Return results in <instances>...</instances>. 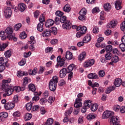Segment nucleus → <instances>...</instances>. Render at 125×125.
I'll use <instances>...</instances> for the list:
<instances>
[{"instance_id": "61", "label": "nucleus", "mask_w": 125, "mask_h": 125, "mask_svg": "<svg viewBox=\"0 0 125 125\" xmlns=\"http://www.w3.org/2000/svg\"><path fill=\"white\" fill-rule=\"evenodd\" d=\"M47 102H48V103L52 104V103H53V102H54V99L52 97H49L48 99Z\"/></svg>"}, {"instance_id": "32", "label": "nucleus", "mask_w": 125, "mask_h": 125, "mask_svg": "<svg viewBox=\"0 0 125 125\" xmlns=\"http://www.w3.org/2000/svg\"><path fill=\"white\" fill-rule=\"evenodd\" d=\"M8 46V44L6 43H0V51H3L5 48Z\"/></svg>"}, {"instance_id": "50", "label": "nucleus", "mask_w": 125, "mask_h": 125, "mask_svg": "<svg viewBox=\"0 0 125 125\" xmlns=\"http://www.w3.org/2000/svg\"><path fill=\"white\" fill-rule=\"evenodd\" d=\"M22 27V24L21 23H18L16 24L14 26L15 31H18Z\"/></svg>"}, {"instance_id": "39", "label": "nucleus", "mask_w": 125, "mask_h": 125, "mask_svg": "<svg viewBox=\"0 0 125 125\" xmlns=\"http://www.w3.org/2000/svg\"><path fill=\"white\" fill-rule=\"evenodd\" d=\"M91 40V38L90 37V35H88L87 36H85L83 38V42L85 43H86V42H88Z\"/></svg>"}, {"instance_id": "54", "label": "nucleus", "mask_w": 125, "mask_h": 125, "mask_svg": "<svg viewBox=\"0 0 125 125\" xmlns=\"http://www.w3.org/2000/svg\"><path fill=\"white\" fill-rule=\"evenodd\" d=\"M112 59H113V61L114 63H117L118 62H119V57H118V56H116V55H115V56H113L112 57Z\"/></svg>"}, {"instance_id": "35", "label": "nucleus", "mask_w": 125, "mask_h": 125, "mask_svg": "<svg viewBox=\"0 0 125 125\" xmlns=\"http://www.w3.org/2000/svg\"><path fill=\"white\" fill-rule=\"evenodd\" d=\"M88 79H97L98 78V75L96 73H90L87 76Z\"/></svg>"}, {"instance_id": "47", "label": "nucleus", "mask_w": 125, "mask_h": 125, "mask_svg": "<svg viewBox=\"0 0 125 125\" xmlns=\"http://www.w3.org/2000/svg\"><path fill=\"white\" fill-rule=\"evenodd\" d=\"M50 31L51 33H52L54 35H56V34H57V28L55 27L50 28Z\"/></svg>"}, {"instance_id": "7", "label": "nucleus", "mask_w": 125, "mask_h": 125, "mask_svg": "<svg viewBox=\"0 0 125 125\" xmlns=\"http://www.w3.org/2000/svg\"><path fill=\"white\" fill-rule=\"evenodd\" d=\"M65 61L66 59L64 57L61 58V56H59L57 58V62L60 67H65Z\"/></svg>"}, {"instance_id": "63", "label": "nucleus", "mask_w": 125, "mask_h": 125, "mask_svg": "<svg viewBox=\"0 0 125 125\" xmlns=\"http://www.w3.org/2000/svg\"><path fill=\"white\" fill-rule=\"evenodd\" d=\"M54 22H55V23L57 24V25H58L59 23H60V17L58 18L57 17H56L55 18Z\"/></svg>"}, {"instance_id": "25", "label": "nucleus", "mask_w": 125, "mask_h": 125, "mask_svg": "<svg viewBox=\"0 0 125 125\" xmlns=\"http://www.w3.org/2000/svg\"><path fill=\"white\" fill-rule=\"evenodd\" d=\"M71 6L69 4H66L63 7V11H64L65 12H67V13H69V12L71 11Z\"/></svg>"}, {"instance_id": "56", "label": "nucleus", "mask_w": 125, "mask_h": 125, "mask_svg": "<svg viewBox=\"0 0 125 125\" xmlns=\"http://www.w3.org/2000/svg\"><path fill=\"white\" fill-rule=\"evenodd\" d=\"M26 108L27 111H31V110L32 109V104L27 103L26 104Z\"/></svg>"}, {"instance_id": "34", "label": "nucleus", "mask_w": 125, "mask_h": 125, "mask_svg": "<svg viewBox=\"0 0 125 125\" xmlns=\"http://www.w3.org/2000/svg\"><path fill=\"white\" fill-rule=\"evenodd\" d=\"M104 41V38L103 37H100L98 39L97 43H96L95 45L97 47H100V44L102 42Z\"/></svg>"}, {"instance_id": "17", "label": "nucleus", "mask_w": 125, "mask_h": 125, "mask_svg": "<svg viewBox=\"0 0 125 125\" xmlns=\"http://www.w3.org/2000/svg\"><path fill=\"white\" fill-rule=\"evenodd\" d=\"M8 117V113L7 112H1L0 113V120L1 122H4V119Z\"/></svg>"}, {"instance_id": "48", "label": "nucleus", "mask_w": 125, "mask_h": 125, "mask_svg": "<svg viewBox=\"0 0 125 125\" xmlns=\"http://www.w3.org/2000/svg\"><path fill=\"white\" fill-rule=\"evenodd\" d=\"M67 18L66 17V16H62L61 17H60V22L61 23H65L66 22H67Z\"/></svg>"}, {"instance_id": "2", "label": "nucleus", "mask_w": 125, "mask_h": 125, "mask_svg": "<svg viewBox=\"0 0 125 125\" xmlns=\"http://www.w3.org/2000/svg\"><path fill=\"white\" fill-rule=\"evenodd\" d=\"M5 34L7 36V39L9 41L17 42V38L15 37V34L13 33V28L10 27H7L5 30Z\"/></svg>"}, {"instance_id": "10", "label": "nucleus", "mask_w": 125, "mask_h": 125, "mask_svg": "<svg viewBox=\"0 0 125 125\" xmlns=\"http://www.w3.org/2000/svg\"><path fill=\"white\" fill-rule=\"evenodd\" d=\"M4 13L6 18H10L11 14H12V11H11V8H10V7H5Z\"/></svg>"}, {"instance_id": "9", "label": "nucleus", "mask_w": 125, "mask_h": 125, "mask_svg": "<svg viewBox=\"0 0 125 125\" xmlns=\"http://www.w3.org/2000/svg\"><path fill=\"white\" fill-rule=\"evenodd\" d=\"M95 61L94 59L87 60L83 63V67L84 68H88V67H91V66L94 64Z\"/></svg>"}, {"instance_id": "57", "label": "nucleus", "mask_w": 125, "mask_h": 125, "mask_svg": "<svg viewBox=\"0 0 125 125\" xmlns=\"http://www.w3.org/2000/svg\"><path fill=\"white\" fill-rule=\"evenodd\" d=\"M51 43L52 45H55L58 43V40L57 39H53L51 41Z\"/></svg>"}, {"instance_id": "43", "label": "nucleus", "mask_w": 125, "mask_h": 125, "mask_svg": "<svg viewBox=\"0 0 125 125\" xmlns=\"http://www.w3.org/2000/svg\"><path fill=\"white\" fill-rule=\"evenodd\" d=\"M96 118V115L90 114L87 116V119L88 121H90V120H93V119H95Z\"/></svg>"}, {"instance_id": "3", "label": "nucleus", "mask_w": 125, "mask_h": 125, "mask_svg": "<svg viewBox=\"0 0 125 125\" xmlns=\"http://www.w3.org/2000/svg\"><path fill=\"white\" fill-rule=\"evenodd\" d=\"M58 83V78L55 76L49 83V88L51 91H55Z\"/></svg>"}, {"instance_id": "16", "label": "nucleus", "mask_w": 125, "mask_h": 125, "mask_svg": "<svg viewBox=\"0 0 125 125\" xmlns=\"http://www.w3.org/2000/svg\"><path fill=\"white\" fill-rule=\"evenodd\" d=\"M74 69H76V65L74 64H70L67 68H66V72L67 73H72V71L74 70Z\"/></svg>"}, {"instance_id": "23", "label": "nucleus", "mask_w": 125, "mask_h": 125, "mask_svg": "<svg viewBox=\"0 0 125 125\" xmlns=\"http://www.w3.org/2000/svg\"><path fill=\"white\" fill-rule=\"evenodd\" d=\"M85 56H86V53L85 52H82L78 56V60H79V61H83V60H84Z\"/></svg>"}, {"instance_id": "19", "label": "nucleus", "mask_w": 125, "mask_h": 125, "mask_svg": "<svg viewBox=\"0 0 125 125\" xmlns=\"http://www.w3.org/2000/svg\"><path fill=\"white\" fill-rule=\"evenodd\" d=\"M18 8L20 11L23 12L26 9V4H24V3H21L18 5Z\"/></svg>"}, {"instance_id": "62", "label": "nucleus", "mask_w": 125, "mask_h": 125, "mask_svg": "<svg viewBox=\"0 0 125 125\" xmlns=\"http://www.w3.org/2000/svg\"><path fill=\"white\" fill-rule=\"evenodd\" d=\"M100 10H99V8L96 7L92 9V13H96V12H100Z\"/></svg>"}, {"instance_id": "64", "label": "nucleus", "mask_w": 125, "mask_h": 125, "mask_svg": "<svg viewBox=\"0 0 125 125\" xmlns=\"http://www.w3.org/2000/svg\"><path fill=\"white\" fill-rule=\"evenodd\" d=\"M65 83L66 82H65V80H62L59 82V85L60 86H62V85H64V84H65Z\"/></svg>"}, {"instance_id": "45", "label": "nucleus", "mask_w": 125, "mask_h": 125, "mask_svg": "<svg viewBox=\"0 0 125 125\" xmlns=\"http://www.w3.org/2000/svg\"><path fill=\"white\" fill-rule=\"evenodd\" d=\"M47 102V100L45 98H41L40 100V103L41 105H44Z\"/></svg>"}, {"instance_id": "41", "label": "nucleus", "mask_w": 125, "mask_h": 125, "mask_svg": "<svg viewBox=\"0 0 125 125\" xmlns=\"http://www.w3.org/2000/svg\"><path fill=\"white\" fill-rule=\"evenodd\" d=\"M45 53H52L53 52V48L51 47H47L45 49Z\"/></svg>"}, {"instance_id": "40", "label": "nucleus", "mask_w": 125, "mask_h": 125, "mask_svg": "<svg viewBox=\"0 0 125 125\" xmlns=\"http://www.w3.org/2000/svg\"><path fill=\"white\" fill-rule=\"evenodd\" d=\"M98 109V105L96 104H93L91 106V110L92 112H95Z\"/></svg>"}, {"instance_id": "53", "label": "nucleus", "mask_w": 125, "mask_h": 125, "mask_svg": "<svg viewBox=\"0 0 125 125\" xmlns=\"http://www.w3.org/2000/svg\"><path fill=\"white\" fill-rule=\"evenodd\" d=\"M119 47L121 49L122 52H125V44L122 43L120 44Z\"/></svg>"}, {"instance_id": "51", "label": "nucleus", "mask_w": 125, "mask_h": 125, "mask_svg": "<svg viewBox=\"0 0 125 125\" xmlns=\"http://www.w3.org/2000/svg\"><path fill=\"white\" fill-rule=\"evenodd\" d=\"M20 36L22 40H25V39L27 38V34H26V33H25V32H21Z\"/></svg>"}, {"instance_id": "22", "label": "nucleus", "mask_w": 125, "mask_h": 125, "mask_svg": "<svg viewBox=\"0 0 125 125\" xmlns=\"http://www.w3.org/2000/svg\"><path fill=\"white\" fill-rule=\"evenodd\" d=\"M28 72L23 71H18L17 73V76L19 78H21V77H23V76H28Z\"/></svg>"}, {"instance_id": "28", "label": "nucleus", "mask_w": 125, "mask_h": 125, "mask_svg": "<svg viewBox=\"0 0 125 125\" xmlns=\"http://www.w3.org/2000/svg\"><path fill=\"white\" fill-rule=\"evenodd\" d=\"M51 34L50 30L46 29L44 30L42 33V37H49Z\"/></svg>"}, {"instance_id": "37", "label": "nucleus", "mask_w": 125, "mask_h": 125, "mask_svg": "<svg viewBox=\"0 0 125 125\" xmlns=\"http://www.w3.org/2000/svg\"><path fill=\"white\" fill-rule=\"evenodd\" d=\"M28 88L33 92L36 91V86L33 83H30L28 85Z\"/></svg>"}, {"instance_id": "24", "label": "nucleus", "mask_w": 125, "mask_h": 125, "mask_svg": "<svg viewBox=\"0 0 125 125\" xmlns=\"http://www.w3.org/2000/svg\"><path fill=\"white\" fill-rule=\"evenodd\" d=\"M65 58L67 60H71L73 59V54L70 51H67L66 52Z\"/></svg>"}, {"instance_id": "14", "label": "nucleus", "mask_w": 125, "mask_h": 125, "mask_svg": "<svg viewBox=\"0 0 125 125\" xmlns=\"http://www.w3.org/2000/svg\"><path fill=\"white\" fill-rule=\"evenodd\" d=\"M15 106V104L13 103H7L4 104V108L6 110H11Z\"/></svg>"}, {"instance_id": "13", "label": "nucleus", "mask_w": 125, "mask_h": 125, "mask_svg": "<svg viewBox=\"0 0 125 125\" xmlns=\"http://www.w3.org/2000/svg\"><path fill=\"white\" fill-rule=\"evenodd\" d=\"M123 3L122 0H117L115 1V6L117 10H120L122 9V4Z\"/></svg>"}, {"instance_id": "21", "label": "nucleus", "mask_w": 125, "mask_h": 125, "mask_svg": "<svg viewBox=\"0 0 125 125\" xmlns=\"http://www.w3.org/2000/svg\"><path fill=\"white\" fill-rule=\"evenodd\" d=\"M114 84L116 87L121 86V85L122 84V80L120 78L116 79L114 82Z\"/></svg>"}, {"instance_id": "12", "label": "nucleus", "mask_w": 125, "mask_h": 125, "mask_svg": "<svg viewBox=\"0 0 125 125\" xmlns=\"http://www.w3.org/2000/svg\"><path fill=\"white\" fill-rule=\"evenodd\" d=\"M63 29L64 30H70L72 27V24L70 22V21H67L64 22L62 25Z\"/></svg>"}, {"instance_id": "15", "label": "nucleus", "mask_w": 125, "mask_h": 125, "mask_svg": "<svg viewBox=\"0 0 125 125\" xmlns=\"http://www.w3.org/2000/svg\"><path fill=\"white\" fill-rule=\"evenodd\" d=\"M67 73H68V72L66 70V68H63L60 71V78H61V79H63V78H65V77H66V75H67Z\"/></svg>"}, {"instance_id": "44", "label": "nucleus", "mask_w": 125, "mask_h": 125, "mask_svg": "<svg viewBox=\"0 0 125 125\" xmlns=\"http://www.w3.org/2000/svg\"><path fill=\"white\" fill-rule=\"evenodd\" d=\"M54 120L52 118H49L45 123V125H52L53 124Z\"/></svg>"}, {"instance_id": "30", "label": "nucleus", "mask_w": 125, "mask_h": 125, "mask_svg": "<svg viewBox=\"0 0 125 125\" xmlns=\"http://www.w3.org/2000/svg\"><path fill=\"white\" fill-rule=\"evenodd\" d=\"M104 8L105 11H110L111 10V4L106 3L104 4Z\"/></svg>"}, {"instance_id": "36", "label": "nucleus", "mask_w": 125, "mask_h": 125, "mask_svg": "<svg viewBox=\"0 0 125 125\" xmlns=\"http://www.w3.org/2000/svg\"><path fill=\"white\" fill-rule=\"evenodd\" d=\"M84 107L86 108H89V107L91 105V101L90 100H87L83 103Z\"/></svg>"}, {"instance_id": "42", "label": "nucleus", "mask_w": 125, "mask_h": 125, "mask_svg": "<svg viewBox=\"0 0 125 125\" xmlns=\"http://www.w3.org/2000/svg\"><path fill=\"white\" fill-rule=\"evenodd\" d=\"M31 119H32V114L26 113L24 117L25 121H30Z\"/></svg>"}, {"instance_id": "31", "label": "nucleus", "mask_w": 125, "mask_h": 125, "mask_svg": "<svg viewBox=\"0 0 125 125\" xmlns=\"http://www.w3.org/2000/svg\"><path fill=\"white\" fill-rule=\"evenodd\" d=\"M116 89V86H111L110 87H108L107 88L106 90V93L107 94H109V93H110L113 91V90H115Z\"/></svg>"}, {"instance_id": "60", "label": "nucleus", "mask_w": 125, "mask_h": 125, "mask_svg": "<svg viewBox=\"0 0 125 125\" xmlns=\"http://www.w3.org/2000/svg\"><path fill=\"white\" fill-rule=\"evenodd\" d=\"M99 32V28H98V27H97V26L94 27L93 29V33H94V34H97Z\"/></svg>"}, {"instance_id": "27", "label": "nucleus", "mask_w": 125, "mask_h": 125, "mask_svg": "<svg viewBox=\"0 0 125 125\" xmlns=\"http://www.w3.org/2000/svg\"><path fill=\"white\" fill-rule=\"evenodd\" d=\"M0 37L2 41H5L7 39V36L5 34V31H2L0 32Z\"/></svg>"}, {"instance_id": "18", "label": "nucleus", "mask_w": 125, "mask_h": 125, "mask_svg": "<svg viewBox=\"0 0 125 125\" xmlns=\"http://www.w3.org/2000/svg\"><path fill=\"white\" fill-rule=\"evenodd\" d=\"M117 26V21H111L110 23H108L107 24V28H115V26Z\"/></svg>"}, {"instance_id": "6", "label": "nucleus", "mask_w": 125, "mask_h": 125, "mask_svg": "<svg viewBox=\"0 0 125 125\" xmlns=\"http://www.w3.org/2000/svg\"><path fill=\"white\" fill-rule=\"evenodd\" d=\"M80 16L78 17V19L80 21H85L86 19V9L84 8H82L79 13Z\"/></svg>"}, {"instance_id": "1", "label": "nucleus", "mask_w": 125, "mask_h": 125, "mask_svg": "<svg viewBox=\"0 0 125 125\" xmlns=\"http://www.w3.org/2000/svg\"><path fill=\"white\" fill-rule=\"evenodd\" d=\"M11 82V79L9 78L7 80H3L2 81V89L4 91V93L3 94V97H6V96H10L13 93V91L16 92H19L20 91H23L25 90V86L22 87L20 86H9V83Z\"/></svg>"}, {"instance_id": "49", "label": "nucleus", "mask_w": 125, "mask_h": 125, "mask_svg": "<svg viewBox=\"0 0 125 125\" xmlns=\"http://www.w3.org/2000/svg\"><path fill=\"white\" fill-rule=\"evenodd\" d=\"M87 30V28L85 26H82L81 29L80 31L81 33L84 35L86 33V31Z\"/></svg>"}, {"instance_id": "29", "label": "nucleus", "mask_w": 125, "mask_h": 125, "mask_svg": "<svg viewBox=\"0 0 125 125\" xmlns=\"http://www.w3.org/2000/svg\"><path fill=\"white\" fill-rule=\"evenodd\" d=\"M23 86H25L28 84V83H31V79L28 77H25L23 79Z\"/></svg>"}, {"instance_id": "4", "label": "nucleus", "mask_w": 125, "mask_h": 125, "mask_svg": "<svg viewBox=\"0 0 125 125\" xmlns=\"http://www.w3.org/2000/svg\"><path fill=\"white\" fill-rule=\"evenodd\" d=\"M83 94L82 93L78 94V98L76 99L75 102L74 103L75 108H80V107H82V106H83V103H82L83 100L81 99V97H83Z\"/></svg>"}, {"instance_id": "58", "label": "nucleus", "mask_w": 125, "mask_h": 125, "mask_svg": "<svg viewBox=\"0 0 125 125\" xmlns=\"http://www.w3.org/2000/svg\"><path fill=\"white\" fill-rule=\"evenodd\" d=\"M39 21L40 23H43V22H45V20H44V16L43 15L40 16L39 18Z\"/></svg>"}, {"instance_id": "5", "label": "nucleus", "mask_w": 125, "mask_h": 125, "mask_svg": "<svg viewBox=\"0 0 125 125\" xmlns=\"http://www.w3.org/2000/svg\"><path fill=\"white\" fill-rule=\"evenodd\" d=\"M113 50V47L111 45H107L105 47L106 50V54L105 55V58L106 60H110L112 59V54L110 52Z\"/></svg>"}, {"instance_id": "20", "label": "nucleus", "mask_w": 125, "mask_h": 125, "mask_svg": "<svg viewBox=\"0 0 125 125\" xmlns=\"http://www.w3.org/2000/svg\"><path fill=\"white\" fill-rule=\"evenodd\" d=\"M54 24V21L52 19H49L45 23V26L46 28H50Z\"/></svg>"}, {"instance_id": "59", "label": "nucleus", "mask_w": 125, "mask_h": 125, "mask_svg": "<svg viewBox=\"0 0 125 125\" xmlns=\"http://www.w3.org/2000/svg\"><path fill=\"white\" fill-rule=\"evenodd\" d=\"M99 77L103 78V77L105 76V71L104 70H100L99 72Z\"/></svg>"}, {"instance_id": "55", "label": "nucleus", "mask_w": 125, "mask_h": 125, "mask_svg": "<svg viewBox=\"0 0 125 125\" xmlns=\"http://www.w3.org/2000/svg\"><path fill=\"white\" fill-rule=\"evenodd\" d=\"M26 64V59H24L21 60L19 62V65L20 66H24Z\"/></svg>"}, {"instance_id": "11", "label": "nucleus", "mask_w": 125, "mask_h": 125, "mask_svg": "<svg viewBox=\"0 0 125 125\" xmlns=\"http://www.w3.org/2000/svg\"><path fill=\"white\" fill-rule=\"evenodd\" d=\"M114 116V112L112 111H106L103 114L102 119H111L112 116Z\"/></svg>"}, {"instance_id": "33", "label": "nucleus", "mask_w": 125, "mask_h": 125, "mask_svg": "<svg viewBox=\"0 0 125 125\" xmlns=\"http://www.w3.org/2000/svg\"><path fill=\"white\" fill-rule=\"evenodd\" d=\"M12 50L9 49L4 52V55L6 58H10L12 54Z\"/></svg>"}, {"instance_id": "52", "label": "nucleus", "mask_w": 125, "mask_h": 125, "mask_svg": "<svg viewBox=\"0 0 125 125\" xmlns=\"http://www.w3.org/2000/svg\"><path fill=\"white\" fill-rule=\"evenodd\" d=\"M63 14H64V13L62 12L61 11H57L55 13V15L57 16H59V17L60 18L63 16Z\"/></svg>"}, {"instance_id": "46", "label": "nucleus", "mask_w": 125, "mask_h": 125, "mask_svg": "<svg viewBox=\"0 0 125 125\" xmlns=\"http://www.w3.org/2000/svg\"><path fill=\"white\" fill-rule=\"evenodd\" d=\"M30 41L28 42L30 44H35L36 43V40H35V37L34 36H31L30 38Z\"/></svg>"}, {"instance_id": "38", "label": "nucleus", "mask_w": 125, "mask_h": 125, "mask_svg": "<svg viewBox=\"0 0 125 125\" xmlns=\"http://www.w3.org/2000/svg\"><path fill=\"white\" fill-rule=\"evenodd\" d=\"M72 112H73V108L70 107L68 110L65 111V112L64 113V116H65L66 117L70 116L71 114H72Z\"/></svg>"}, {"instance_id": "8", "label": "nucleus", "mask_w": 125, "mask_h": 125, "mask_svg": "<svg viewBox=\"0 0 125 125\" xmlns=\"http://www.w3.org/2000/svg\"><path fill=\"white\" fill-rule=\"evenodd\" d=\"M117 124H120V119L118 116H115L112 115L110 119V125H117Z\"/></svg>"}, {"instance_id": "26", "label": "nucleus", "mask_w": 125, "mask_h": 125, "mask_svg": "<svg viewBox=\"0 0 125 125\" xmlns=\"http://www.w3.org/2000/svg\"><path fill=\"white\" fill-rule=\"evenodd\" d=\"M43 25H44V23L42 22H39L37 24V28L39 32H42V31H43Z\"/></svg>"}]
</instances>
